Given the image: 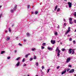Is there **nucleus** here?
Here are the masks:
<instances>
[{
  "label": "nucleus",
  "mask_w": 76,
  "mask_h": 76,
  "mask_svg": "<svg viewBox=\"0 0 76 76\" xmlns=\"http://www.w3.org/2000/svg\"><path fill=\"white\" fill-rule=\"evenodd\" d=\"M57 51H58V53H57L58 55H57V56H58V57H59V56H60V50H59V49H58V47H57V48L56 50V52H57Z\"/></svg>",
  "instance_id": "f257e3e1"
},
{
  "label": "nucleus",
  "mask_w": 76,
  "mask_h": 76,
  "mask_svg": "<svg viewBox=\"0 0 76 76\" xmlns=\"http://www.w3.org/2000/svg\"><path fill=\"white\" fill-rule=\"evenodd\" d=\"M70 31V27H69L68 28V30L66 32L65 34H67Z\"/></svg>",
  "instance_id": "f03ea898"
},
{
  "label": "nucleus",
  "mask_w": 76,
  "mask_h": 76,
  "mask_svg": "<svg viewBox=\"0 0 76 76\" xmlns=\"http://www.w3.org/2000/svg\"><path fill=\"white\" fill-rule=\"evenodd\" d=\"M51 42L52 44H56V40H51Z\"/></svg>",
  "instance_id": "7ed1b4c3"
},
{
  "label": "nucleus",
  "mask_w": 76,
  "mask_h": 76,
  "mask_svg": "<svg viewBox=\"0 0 76 76\" xmlns=\"http://www.w3.org/2000/svg\"><path fill=\"white\" fill-rule=\"evenodd\" d=\"M75 71V69H71L70 71H69V73H73Z\"/></svg>",
  "instance_id": "20e7f679"
},
{
  "label": "nucleus",
  "mask_w": 76,
  "mask_h": 76,
  "mask_svg": "<svg viewBox=\"0 0 76 76\" xmlns=\"http://www.w3.org/2000/svg\"><path fill=\"white\" fill-rule=\"evenodd\" d=\"M68 4L69 5V7L70 8V7H72V3L70 2H69L68 3Z\"/></svg>",
  "instance_id": "39448f33"
},
{
  "label": "nucleus",
  "mask_w": 76,
  "mask_h": 76,
  "mask_svg": "<svg viewBox=\"0 0 76 76\" xmlns=\"http://www.w3.org/2000/svg\"><path fill=\"white\" fill-rule=\"evenodd\" d=\"M70 60H71V58H67L66 61V63H69V62L70 61Z\"/></svg>",
  "instance_id": "423d86ee"
},
{
  "label": "nucleus",
  "mask_w": 76,
  "mask_h": 76,
  "mask_svg": "<svg viewBox=\"0 0 76 76\" xmlns=\"http://www.w3.org/2000/svg\"><path fill=\"white\" fill-rule=\"evenodd\" d=\"M20 64V62L19 61H18L16 64V66L17 67L18 66H19V65Z\"/></svg>",
  "instance_id": "0eeeda50"
},
{
  "label": "nucleus",
  "mask_w": 76,
  "mask_h": 76,
  "mask_svg": "<svg viewBox=\"0 0 76 76\" xmlns=\"http://www.w3.org/2000/svg\"><path fill=\"white\" fill-rule=\"evenodd\" d=\"M17 7V5H15V7H14L13 8V10H14L15 11V10H16V9Z\"/></svg>",
  "instance_id": "6e6552de"
},
{
  "label": "nucleus",
  "mask_w": 76,
  "mask_h": 76,
  "mask_svg": "<svg viewBox=\"0 0 76 76\" xmlns=\"http://www.w3.org/2000/svg\"><path fill=\"white\" fill-rule=\"evenodd\" d=\"M48 50H53V48H50V47H48L47 48Z\"/></svg>",
  "instance_id": "1a4fd4ad"
},
{
  "label": "nucleus",
  "mask_w": 76,
  "mask_h": 76,
  "mask_svg": "<svg viewBox=\"0 0 76 76\" xmlns=\"http://www.w3.org/2000/svg\"><path fill=\"white\" fill-rule=\"evenodd\" d=\"M31 54L30 53H28L26 55V58H28V57Z\"/></svg>",
  "instance_id": "9d476101"
},
{
  "label": "nucleus",
  "mask_w": 76,
  "mask_h": 76,
  "mask_svg": "<svg viewBox=\"0 0 76 76\" xmlns=\"http://www.w3.org/2000/svg\"><path fill=\"white\" fill-rule=\"evenodd\" d=\"M72 49H69V54H70L71 53H72Z\"/></svg>",
  "instance_id": "9b49d317"
},
{
  "label": "nucleus",
  "mask_w": 76,
  "mask_h": 76,
  "mask_svg": "<svg viewBox=\"0 0 76 76\" xmlns=\"http://www.w3.org/2000/svg\"><path fill=\"white\" fill-rule=\"evenodd\" d=\"M66 73V70H65L64 72H63L62 73H61V75H63L64 74H65Z\"/></svg>",
  "instance_id": "f8f14e48"
},
{
  "label": "nucleus",
  "mask_w": 76,
  "mask_h": 76,
  "mask_svg": "<svg viewBox=\"0 0 76 76\" xmlns=\"http://www.w3.org/2000/svg\"><path fill=\"white\" fill-rule=\"evenodd\" d=\"M9 39H10V37H8L6 39L7 41H9Z\"/></svg>",
  "instance_id": "ddd939ff"
},
{
  "label": "nucleus",
  "mask_w": 76,
  "mask_h": 76,
  "mask_svg": "<svg viewBox=\"0 0 76 76\" xmlns=\"http://www.w3.org/2000/svg\"><path fill=\"white\" fill-rule=\"evenodd\" d=\"M26 35L27 37H29V36H30V34L29 33H27L26 34Z\"/></svg>",
  "instance_id": "4468645a"
},
{
  "label": "nucleus",
  "mask_w": 76,
  "mask_h": 76,
  "mask_svg": "<svg viewBox=\"0 0 76 76\" xmlns=\"http://www.w3.org/2000/svg\"><path fill=\"white\" fill-rule=\"evenodd\" d=\"M57 7H58V6L57 5L55 7V10L56 11V10H57Z\"/></svg>",
  "instance_id": "2eb2a0df"
},
{
  "label": "nucleus",
  "mask_w": 76,
  "mask_h": 76,
  "mask_svg": "<svg viewBox=\"0 0 76 76\" xmlns=\"http://www.w3.org/2000/svg\"><path fill=\"white\" fill-rule=\"evenodd\" d=\"M14 12H15V11L14 10H10V12H11V13H13Z\"/></svg>",
  "instance_id": "dca6fc26"
},
{
  "label": "nucleus",
  "mask_w": 76,
  "mask_h": 76,
  "mask_svg": "<svg viewBox=\"0 0 76 76\" xmlns=\"http://www.w3.org/2000/svg\"><path fill=\"white\" fill-rule=\"evenodd\" d=\"M29 8L31 9V6H30V5H28V7H27L28 9V10Z\"/></svg>",
  "instance_id": "f3484780"
},
{
  "label": "nucleus",
  "mask_w": 76,
  "mask_h": 76,
  "mask_svg": "<svg viewBox=\"0 0 76 76\" xmlns=\"http://www.w3.org/2000/svg\"><path fill=\"white\" fill-rule=\"evenodd\" d=\"M75 54V50H72V54Z\"/></svg>",
  "instance_id": "a211bd4d"
},
{
  "label": "nucleus",
  "mask_w": 76,
  "mask_h": 76,
  "mask_svg": "<svg viewBox=\"0 0 76 76\" xmlns=\"http://www.w3.org/2000/svg\"><path fill=\"white\" fill-rule=\"evenodd\" d=\"M20 57H18V58H17L16 59V60L17 61H18V60H19V59H20Z\"/></svg>",
  "instance_id": "6ab92c4d"
},
{
  "label": "nucleus",
  "mask_w": 76,
  "mask_h": 76,
  "mask_svg": "<svg viewBox=\"0 0 76 76\" xmlns=\"http://www.w3.org/2000/svg\"><path fill=\"white\" fill-rule=\"evenodd\" d=\"M9 31L10 32L12 31V30H11V28H9Z\"/></svg>",
  "instance_id": "aec40b11"
},
{
  "label": "nucleus",
  "mask_w": 76,
  "mask_h": 76,
  "mask_svg": "<svg viewBox=\"0 0 76 76\" xmlns=\"http://www.w3.org/2000/svg\"><path fill=\"white\" fill-rule=\"evenodd\" d=\"M31 50L32 51H35V50H36V49H35V48H32L31 49Z\"/></svg>",
  "instance_id": "412c9836"
},
{
  "label": "nucleus",
  "mask_w": 76,
  "mask_h": 76,
  "mask_svg": "<svg viewBox=\"0 0 76 76\" xmlns=\"http://www.w3.org/2000/svg\"><path fill=\"white\" fill-rule=\"evenodd\" d=\"M4 53H5L4 51H1V54H3Z\"/></svg>",
  "instance_id": "4be33fe9"
},
{
  "label": "nucleus",
  "mask_w": 76,
  "mask_h": 76,
  "mask_svg": "<svg viewBox=\"0 0 76 76\" xmlns=\"http://www.w3.org/2000/svg\"><path fill=\"white\" fill-rule=\"evenodd\" d=\"M36 65L37 66H38V62H36Z\"/></svg>",
  "instance_id": "5701e85b"
},
{
  "label": "nucleus",
  "mask_w": 76,
  "mask_h": 76,
  "mask_svg": "<svg viewBox=\"0 0 76 76\" xmlns=\"http://www.w3.org/2000/svg\"><path fill=\"white\" fill-rule=\"evenodd\" d=\"M60 9L59 8H58L57 9V12H59V11H60Z\"/></svg>",
  "instance_id": "b1692460"
},
{
  "label": "nucleus",
  "mask_w": 76,
  "mask_h": 76,
  "mask_svg": "<svg viewBox=\"0 0 76 76\" xmlns=\"http://www.w3.org/2000/svg\"><path fill=\"white\" fill-rule=\"evenodd\" d=\"M62 51H65V50H66L65 49H61Z\"/></svg>",
  "instance_id": "393cba45"
},
{
  "label": "nucleus",
  "mask_w": 76,
  "mask_h": 76,
  "mask_svg": "<svg viewBox=\"0 0 76 76\" xmlns=\"http://www.w3.org/2000/svg\"><path fill=\"white\" fill-rule=\"evenodd\" d=\"M69 22H71L72 20V18H71L69 19Z\"/></svg>",
  "instance_id": "a878e982"
},
{
  "label": "nucleus",
  "mask_w": 76,
  "mask_h": 76,
  "mask_svg": "<svg viewBox=\"0 0 76 76\" xmlns=\"http://www.w3.org/2000/svg\"><path fill=\"white\" fill-rule=\"evenodd\" d=\"M34 13H35V15H37V14H38V12L37 11H36Z\"/></svg>",
  "instance_id": "bb28decb"
},
{
  "label": "nucleus",
  "mask_w": 76,
  "mask_h": 76,
  "mask_svg": "<svg viewBox=\"0 0 76 76\" xmlns=\"http://www.w3.org/2000/svg\"><path fill=\"white\" fill-rule=\"evenodd\" d=\"M69 41H72V39L71 38H70L69 39Z\"/></svg>",
  "instance_id": "cd10ccee"
},
{
  "label": "nucleus",
  "mask_w": 76,
  "mask_h": 76,
  "mask_svg": "<svg viewBox=\"0 0 76 76\" xmlns=\"http://www.w3.org/2000/svg\"><path fill=\"white\" fill-rule=\"evenodd\" d=\"M33 60V58H31L30 59V61H32Z\"/></svg>",
  "instance_id": "c85d7f7f"
},
{
  "label": "nucleus",
  "mask_w": 76,
  "mask_h": 76,
  "mask_svg": "<svg viewBox=\"0 0 76 76\" xmlns=\"http://www.w3.org/2000/svg\"><path fill=\"white\" fill-rule=\"evenodd\" d=\"M55 35H57V32H55Z\"/></svg>",
  "instance_id": "c756f323"
},
{
  "label": "nucleus",
  "mask_w": 76,
  "mask_h": 76,
  "mask_svg": "<svg viewBox=\"0 0 76 76\" xmlns=\"http://www.w3.org/2000/svg\"><path fill=\"white\" fill-rule=\"evenodd\" d=\"M69 23L70 24H73V23L71 22V21H70V22H69Z\"/></svg>",
  "instance_id": "7c9ffc66"
},
{
  "label": "nucleus",
  "mask_w": 76,
  "mask_h": 76,
  "mask_svg": "<svg viewBox=\"0 0 76 76\" xmlns=\"http://www.w3.org/2000/svg\"><path fill=\"white\" fill-rule=\"evenodd\" d=\"M37 58V57L35 56H34V59H35Z\"/></svg>",
  "instance_id": "2f4dec72"
},
{
  "label": "nucleus",
  "mask_w": 76,
  "mask_h": 76,
  "mask_svg": "<svg viewBox=\"0 0 76 76\" xmlns=\"http://www.w3.org/2000/svg\"><path fill=\"white\" fill-rule=\"evenodd\" d=\"M25 58H23V59L22 60V61L23 62H24L25 61Z\"/></svg>",
  "instance_id": "473e14b6"
},
{
  "label": "nucleus",
  "mask_w": 76,
  "mask_h": 76,
  "mask_svg": "<svg viewBox=\"0 0 76 76\" xmlns=\"http://www.w3.org/2000/svg\"><path fill=\"white\" fill-rule=\"evenodd\" d=\"M70 70V69L68 68L67 69V71L69 72V70Z\"/></svg>",
  "instance_id": "72a5a7b5"
},
{
  "label": "nucleus",
  "mask_w": 76,
  "mask_h": 76,
  "mask_svg": "<svg viewBox=\"0 0 76 76\" xmlns=\"http://www.w3.org/2000/svg\"><path fill=\"white\" fill-rule=\"evenodd\" d=\"M41 47L42 50V49H44V47L43 46H42Z\"/></svg>",
  "instance_id": "f704fd0d"
},
{
  "label": "nucleus",
  "mask_w": 76,
  "mask_h": 76,
  "mask_svg": "<svg viewBox=\"0 0 76 76\" xmlns=\"http://www.w3.org/2000/svg\"><path fill=\"white\" fill-rule=\"evenodd\" d=\"M45 44H46L45 43H44L42 44V45L44 46V45H45Z\"/></svg>",
  "instance_id": "c9c22d12"
},
{
  "label": "nucleus",
  "mask_w": 76,
  "mask_h": 76,
  "mask_svg": "<svg viewBox=\"0 0 76 76\" xmlns=\"http://www.w3.org/2000/svg\"><path fill=\"white\" fill-rule=\"evenodd\" d=\"M68 67H72V65H69Z\"/></svg>",
  "instance_id": "e433bc0d"
},
{
  "label": "nucleus",
  "mask_w": 76,
  "mask_h": 76,
  "mask_svg": "<svg viewBox=\"0 0 76 76\" xmlns=\"http://www.w3.org/2000/svg\"><path fill=\"white\" fill-rule=\"evenodd\" d=\"M2 16V14H0V18H1V16Z\"/></svg>",
  "instance_id": "4c0bfd02"
},
{
  "label": "nucleus",
  "mask_w": 76,
  "mask_h": 76,
  "mask_svg": "<svg viewBox=\"0 0 76 76\" xmlns=\"http://www.w3.org/2000/svg\"><path fill=\"white\" fill-rule=\"evenodd\" d=\"M26 66V64H23V66Z\"/></svg>",
  "instance_id": "58836bf2"
},
{
  "label": "nucleus",
  "mask_w": 76,
  "mask_h": 76,
  "mask_svg": "<svg viewBox=\"0 0 76 76\" xmlns=\"http://www.w3.org/2000/svg\"><path fill=\"white\" fill-rule=\"evenodd\" d=\"M18 45H20V46H22V45L20 44V43H19V44H18Z\"/></svg>",
  "instance_id": "ea45409f"
},
{
  "label": "nucleus",
  "mask_w": 76,
  "mask_h": 76,
  "mask_svg": "<svg viewBox=\"0 0 76 76\" xmlns=\"http://www.w3.org/2000/svg\"><path fill=\"white\" fill-rule=\"evenodd\" d=\"M44 69V66H42V69Z\"/></svg>",
  "instance_id": "a19ab883"
},
{
  "label": "nucleus",
  "mask_w": 76,
  "mask_h": 76,
  "mask_svg": "<svg viewBox=\"0 0 76 76\" xmlns=\"http://www.w3.org/2000/svg\"><path fill=\"white\" fill-rule=\"evenodd\" d=\"M74 15L75 16H76V12H75L74 14Z\"/></svg>",
  "instance_id": "79ce46f5"
},
{
  "label": "nucleus",
  "mask_w": 76,
  "mask_h": 76,
  "mask_svg": "<svg viewBox=\"0 0 76 76\" xmlns=\"http://www.w3.org/2000/svg\"><path fill=\"white\" fill-rule=\"evenodd\" d=\"M73 42L74 44H75V42H76V41H75V40L73 41Z\"/></svg>",
  "instance_id": "37998d69"
},
{
  "label": "nucleus",
  "mask_w": 76,
  "mask_h": 76,
  "mask_svg": "<svg viewBox=\"0 0 76 76\" xmlns=\"http://www.w3.org/2000/svg\"><path fill=\"white\" fill-rule=\"evenodd\" d=\"M64 26H66V23H64Z\"/></svg>",
  "instance_id": "c03bdc74"
},
{
  "label": "nucleus",
  "mask_w": 76,
  "mask_h": 76,
  "mask_svg": "<svg viewBox=\"0 0 76 76\" xmlns=\"http://www.w3.org/2000/svg\"><path fill=\"white\" fill-rule=\"evenodd\" d=\"M10 57H8L7 58V59H10Z\"/></svg>",
  "instance_id": "a18cd8bd"
},
{
  "label": "nucleus",
  "mask_w": 76,
  "mask_h": 76,
  "mask_svg": "<svg viewBox=\"0 0 76 76\" xmlns=\"http://www.w3.org/2000/svg\"><path fill=\"white\" fill-rule=\"evenodd\" d=\"M57 28H58V29H59L60 28V26L58 25V26L57 27Z\"/></svg>",
  "instance_id": "49530a36"
},
{
  "label": "nucleus",
  "mask_w": 76,
  "mask_h": 76,
  "mask_svg": "<svg viewBox=\"0 0 76 76\" xmlns=\"http://www.w3.org/2000/svg\"><path fill=\"white\" fill-rule=\"evenodd\" d=\"M59 67H60V66H57V69H59Z\"/></svg>",
  "instance_id": "de8ad7c7"
},
{
  "label": "nucleus",
  "mask_w": 76,
  "mask_h": 76,
  "mask_svg": "<svg viewBox=\"0 0 76 76\" xmlns=\"http://www.w3.org/2000/svg\"><path fill=\"white\" fill-rule=\"evenodd\" d=\"M50 71V69H48V72H49V71Z\"/></svg>",
  "instance_id": "09e8293b"
},
{
  "label": "nucleus",
  "mask_w": 76,
  "mask_h": 76,
  "mask_svg": "<svg viewBox=\"0 0 76 76\" xmlns=\"http://www.w3.org/2000/svg\"><path fill=\"white\" fill-rule=\"evenodd\" d=\"M74 22L75 23H76V20H74Z\"/></svg>",
  "instance_id": "8fccbe9b"
},
{
  "label": "nucleus",
  "mask_w": 76,
  "mask_h": 76,
  "mask_svg": "<svg viewBox=\"0 0 76 76\" xmlns=\"http://www.w3.org/2000/svg\"><path fill=\"white\" fill-rule=\"evenodd\" d=\"M66 19L64 18V22H65Z\"/></svg>",
  "instance_id": "3c124183"
},
{
  "label": "nucleus",
  "mask_w": 76,
  "mask_h": 76,
  "mask_svg": "<svg viewBox=\"0 0 76 76\" xmlns=\"http://www.w3.org/2000/svg\"><path fill=\"white\" fill-rule=\"evenodd\" d=\"M67 37H70V35H67Z\"/></svg>",
  "instance_id": "603ef678"
},
{
  "label": "nucleus",
  "mask_w": 76,
  "mask_h": 76,
  "mask_svg": "<svg viewBox=\"0 0 76 76\" xmlns=\"http://www.w3.org/2000/svg\"><path fill=\"white\" fill-rule=\"evenodd\" d=\"M16 52H17V50H15V53H16Z\"/></svg>",
  "instance_id": "864d4df0"
},
{
  "label": "nucleus",
  "mask_w": 76,
  "mask_h": 76,
  "mask_svg": "<svg viewBox=\"0 0 76 76\" xmlns=\"http://www.w3.org/2000/svg\"><path fill=\"white\" fill-rule=\"evenodd\" d=\"M26 41V39H24V42Z\"/></svg>",
  "instance_id": "5fc2aeb1"
},
{
  "label": "nucleus",
  "mask_w": 76,
  "mask_h": 76,
  "mask_svg": "<svg viewBox=\"0 0 76 76\" xmlns=\"http://www.w3.org/2000/svg\"><path fill=\"white\" fill-rule=\"evenodd\" d=\"M64 1H66L67 0H64Z\"/></svg>",
  "instance_id": "6e6d98bb"
},
{
  "label": "nucleus",
  "mask_w": 76,
  "mask_h": 76,
  "mask_svg": "<svg viewBox=\"0 0 76 76\" xmlns=\"http://www.w3.org/2000/svg\"><path fill=\"white\" fill-rule=\"evenodd\" d=\"M14 25L13 24V25H12V27H13V26H14Z\"/></svg>",
  "instance_id": "4d7b16f0"
},
{
  "label": "nucleus",
  "mask_w": 76,
  "mask_h": 76,
  "mask_svg": "<svg viewBox=\"0 0 76 76\" xmlns=\"http://www.w3.org/2000/svg\"><path fill=\"white\" fill-rule=\"evenodd\" d=\"M60 42V41H57V42Z\"/></svg>",
  "instance_id": "13d9d810"
},
{
  "label": "nucleus",
  "mask_w": 76,
  "mask_h": 76,
  "mask_svg": "<svg viewBox=\"0 0 76 76\" xmlns=\"http://www.w3.org/2000/svg\"><path fill=\"white\" fill-rule=\"evenodd\" d=\"M61 44H62V42H60Z\"/></svg>",
  "instance_id": "bf43d9fd"
},
{
  "label": "nucleus",
  "mask_w": 76,
  "mask_h": 76,
  "mask_svg": "<svg viewBox=\"0 0 76 76\" xmlns=\"http://www.w3.org/2000/svg\"><path fill=\"white\" fill-rule=\"evenodd\" d=\"M75 32H76V29L75 30Z\"/></svg>",
  "instance_id": "052dcab7"
},
{
  "label": "nucleus",
  "mask_w": 76,
  "mask_h": 76,
  "mask_svg": "<svg viewBox=\"0 0 76 76\" xmlns=\"http://www.w3.org/2000/svg\"><path fill=\"white\" fill-rule=\"evenodd\" d=\"M75 76H76V74H75Z\"/></svg>",
  "instance_id": "680f3d73"
},
{
  "label": "nucleus",
  "mask_w": 76,
  "mask_h": 76,
  "mask_svg": "<svg viewBox=\"0 0 76 76\" xmlns=\"http://www.w3.org/2000/svg\"><path fill=\"white\" fill-rule=\"evenodd\" d=\"M27 76H29V75H27Z\"/></svg>",
  "instance_id": "e2e57ef3"
},
{
  "label": "nucleus",
  "mask_w": 76,
  "mask_h": 76,
  "mask_svg": "<svg viewBox=\"0 0 76 76\" xmlns=\"http://www.w3.org/2000/svg\"><path fill=\"white\" fill-rule=\"evenodd\" d=\"M36 76H38V75H36Z\"/></svg>",
  "instance_id": "0e129e2a"
},
{
  "label": "nucleus",
  "mask_w": 76,
  "mask_h": 76,
  "mask_svg": "<svg viewBox=\"0 0 76 76\" xmlns=\"http://www.w3.org/2000/svg\"><path fill=\"white\" fill-rule=\"evenodd\" d=\"M36 76H38V75H36Z\"/></svg>",
  "instance_id": "69168bd1"
},
{
  "label": "nucleus",
  "mask_w": 76,
  "mask_h": 76,
  "mask_svg": "<svg viewBox=\"0 0 76 76\" xmlns=\"http://www.w3.org/2000/svg\"><path fill=\"white\" fill-rule=\"evenodd\" d=\"M6 32H7V31H6Z\"/></svg>",
  "instance_id": "338daca9"
},
{
  "label": "nucleus",
  "mask_w": 76,
  "mask_h": 76,
  "mask_svg": "<svg viewBox=\"0 0 76 76\" xmlns=\"http://www.w3.org/2000/svg\"><path fill=\"white\" fill-rule=\"evenodd\" d=\"M16 38H18V37H16Z\"/></svg>",
  "instance_id": "774afa93"
}]
</instances>
